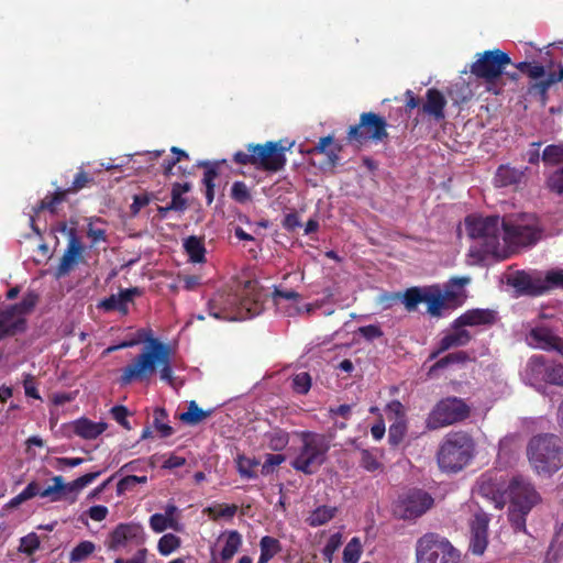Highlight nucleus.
I'll list each match as a JSON object with an SVG mask.
<instances>
[{"label":"nucleus","mask_w":563,"mask_h":563,"mask_svg":"<svg viewBox=\"0 0 563 563\" xmlns=\"http://www.w3.org/2000/svg\"><path fill=\"white\" fill-rule=\"evenodd\" d=\"M257 283L247 280L235 292L218 291L208 302L209 314L216 319L241 321L262 311Z\"/></svg>","instance_id":"obj_1"},{"label":"nucleus","mask_w":563,"mask_h":563,"mask_svg":"<svg viewBox=\"0 0 563 563\" xmlns=\"http://www.w3.org/2000/svg\"><path fill=\"white\" fill-rule=\"evenodd\" d=\"M150 345L122 369L121 385L132 382H147L158 372L162 380L174 385L172 350L169 345L151 339Z\"/></svg>","instance_id":"obj_2"},{"label":"nucleus","mask_w":563,"mask_h":563,"mask_svg":"<svg viewBox=\"0 0 563 563\" xmlns=\"http://www.w3.org/2000/svg\"><path fill=\"white\" fill-rule=\"evenodd\" d=\"M507 495L510 501L508 518L516 531L526 532V517L541 501L532 483L521 476H514L508 485Z\"/></svg>","instance_id":"obj_3"},{"label":"nucleus","mask_w":563,"mask_h":563,"mask_svg":"<svg viewBox=\"0 0 563 563\" xmlns=\"http://www.w3.org/2000/svg\"><path fill=\"white\" fill-rule=\"evenodd\" d=\"M475 444L464 431L450 432L443 439L438 452V464L444 472L456 473L474 456Z\"/></svg>","instance_id":"obj_4"},{"label":"nucleus","mask_w":563,"mask_h":563,"mask_svg":"<svg viewBox=\"0 0 563 563\" xmlns=\"http://www.w3.org/2000/svg\"><path fill=\"white\" fill-rule=\"evenodd\" d=\"M528 457L538 474H552L563 466V448L552 434L538 435L530 440Z\"/></svg>","instance_id":"obj_5"},{"label":"nucleus","mask_w":563,"mask_h":563,"mask_svg":"<svg viewBox=\"0 0 563 563\" xmlns=\"http://www.w3.org/2000/svg\"><path fill=\"white\" fill-rule=\"evenodd\" d=\"M504 222L506 219L501 220L497 216H471L466 218L465 225L470 238L482 245L484 253L498 255L501 251Z\"/></svg>","instance_id":"obj_6"},{"label":"nucleus","mask_w":563,"mask_h":563,"mask_svg":"<svg viewBox=\"0 0 563 563\" xmlns=\"http://www.w3.org/2000/svg\"><path fill=\"white\" fill-rule=\"evenodd\" d=\"M417 563H459L460 552L437 533H426L416 544Z\"/></svg>","instance_id":"obj_7"},{"label":"nucleus","mask_w":563,"mask_h":563,"mask_svg":"<svg viewBox=\"0 0 563 563\" xmlns=\"http://www.w3.org/2000/svg\"><path fill=\"white\" fill-rule=\"evenodd\" d=\"M330 449L329 442L321 434L307 433L302 438V445L291 461V466L305 474L316 473L327 459Z\"/></svg>","instance_id":"obj_8"},{"label":"nucleus","mask_w":563,"mask_h":563,"mask_svg":"<svg viewBox=\"0 0 563 563\" xmlns=\"http://www.w3.org/2000/svg\"><path fill=\"white\" fill-rule=\"evenodd\" d=\"M146 540L144 528L135 521L117 525L107 536L104 545L109 551L129 552L133 547H142Z\"/></svg>","instance_id":"obj_9"},{"label":"nucleus","mask_w":563,"mask_h":563,"mask_svg":"<svg viewBox=\"0 0 563 563\" xmlns=\"http://www.w3.org/2000/svg\"><path fill=\"white\" fill-rule=\"evenodd\" d=\"M539 230L532 217L522 214L504 222L503 242L514 246H528L539 239Z\"/></svg>","instance_id":"obj_10"},{"label":"nucleus","mask_w":563,"mask_h":563,"mask_svg":"<svg viewBox=\"0 0 563 563\" xmlns=\"http://www.w3.org/2000/svg\"><path fill=\"white\" fill-rule=\"evenodd\" d=\"M468 416L467 406L459 398H446L439 401L427 418V428L437 430L459 421Z\"/></svg>","instance_id":"obj_11"},{"label":"nucleus","mask_w":563,"mask_h":563,"mask_svg":"<svg viewBox=\"0 0 563 563\" xmlns=\"http://www.w3.org/2000/svg\"><path fill=\"white\" fill-rule=\"evenodd\" d=\"M510 63L511 59L505 52L500 49L486 51L478 54V58L471 66V71L478 78L494 81Z\"/></svg>","instance_id":"obj_12"},{"label":"nucleus","mask_w":563,"mask_h":563,"mask_svg":"<svg viewBox=\"0 0 563 563\" xmlns=\"http://www.w3.org/2000/svg\"><path fill=\"white\" fill-rule=\"evenodd\" d=\"M386 126L387 123L382 117L373 112H364L360 117V123L350 126L347 137L360 144L367 140L382 141L387 136Z\"/></svg>","instance_id":"obj_13"},{"label":"nucleus","mask_w":563,"mask_h":563,"mask_svg":"<svg viewBox=\"0 0 563 563\" xmlns=\"http://www.w3.org/2000/svg\"><path fill=\"white\" fill-rule=\"evenodd\" d=\"M285 147L277 142H267L264 145L250 144L249 152H253V166L256 168L276 172L284 167L286 163Z\"/></svg>","instance_id":"obj_14"},{"label":"nucleus","mask_w":563,"mask_h":563,"mask_svg":"<svg viewBox=\"0 0 563 563\" xmlns=\"http://www.w3.org/2000/svg\"><path fill=\"white\" fill-rule=\"evenodd\" d=\"M433 505V498L430 494L413 489L400 496L395 512L402 519H416L427 512Z\"/></svg>","instance_id":"obj_15"},{"label":"nucleus","mask_w":563,"mask_h":563,"mask_svg":"<svg viewBox=\"0 0 563 563\" xmlns=\"http://www.w3.org/2000/svg\"><path fill=\"white\" fill-rule=\"evenodd\" d=\"M85 246L74 229L68 231V242L56 269L57 277L68 275L84 257Z\"/></svg>","instance_id":"obj_16"},{"label":"nucleus","mask_w":563,"mask_h":563,"mask_svg":"<svg viewBox=\"0 0 563 563\" xmlns=\"http://www.w3.org/2000/svg\"><path fill=\"white\" fill-rule=\"evenodd\" d=\"M488 523L489 517L484 511H477L471 522L470 550L472 553L481 555L488 544Z\"/></svg>","instance_id":"obj_17"},{"label":"nucleus","mask_w":563,"mask_h":563,"mask_svg":"<svg viewBox=\"0 0 563 563\" xmlns=\"http://www.w3.org/2000/svg\"><path fill=\"white\" fill-rule=\"evenodd\" d=\"M526 341L530 346L534 349L556 351L560 354H563V340L558 338L547 327H536L531 329L526 336Z\"/></svg>","instance_id":"obj_18"},{"label":"nucleus","mask_w":563,"mask_h":563,"mask_svg":"<svg viewBox=\"0 0 563 563\" xmlns=\"http://www.w3.org/2000/svg\"><path fill=\"white\" fill-rule=\"evenodd\" d=\"M274 300L279 310L288 316L309 313L313 310L312 305L301 303L300 295L294 290H279L274 292Z\"/></svg>","instance_id":"obj_19"},{"label":"nucleus","mask_w":563,"mask_h":563,"mask_svg":"<svg viewBox=\"0 0 563 563\" xmlns=\"http://www.w3.org/2000/svg\"><path fill=\"white\" fill-rule=\"evenodd\" d=\"M548 365L541 355L531 356L521 371L522 380L532 387L540 388L547 376Z\"/></svg>","instance_id":"obj_20"},{"label":"nucleus","mask_w":563,"mask_h":563,"mask_svg":"<svg viewBox=\"0 0 563 563\" xmlns=\"http://www.w3.org/2000/svg\"><path fill=\"white\" fill-rule=\"evenodd\" d=\"M139 288H126L118 294L100 301L98 307L104 311H119L125 316L129 312V305L133 301L134 296L139 295Z\"/></svg>","instance_id":"obj_21"},{"label":"nucleus","mask_w":563,"mask_h":563,"mask_svg":"<svg viewBox=\"0 0 563 563\" xmlns=\"http://www.w3.org/2000/svg\"><path fill=\"white\" fill-rule=\"evenodd\" d=\"M496 316L492 309H470L454 320V327L489 325L496 321Z\"/></svg>","instance_id":"obj_22"},{"label":"nucleus","mask_w":563,"mask_h":563,"mask_svg":"<svg viewBox=\"0 0 563 563\" xmlns=\"http://www.w3.org/2000/svg\"><path fill=\"white\" fill-rule=\"evenodd\" d=\"M470 282L468 276L453 277L444 285L442 292L451 307H457L464 302L466 298L465 287Z\"/></svg>","instance_id":"obj_23"},{"label":"nucleus","mask_w":563,"mask_h":563,"mask_svg":"<svg viewBox=\"0 0 563 563\" xmlns=\"http://www.w3.org/2000/svg\"><path fill=\"white\" fill-rule=\"evenodd\" d=\"M24 328L25 317L20 314L18 311L11 307L0 311V335L3 338L14 335L18 332L23 331Z\"/></svg>","instance_id":"obj_24"},{"label":"nucleus","mask_w":563,"mask_h":563,"mask_svg":"<svg viewBox=\"0 0 563 563\" xmlns=\"http://www.w3.org/2000/svg\"><path fill=\"white\" fill-rule=\"evenodd\" d=\"M464 327H454V322L452 323L453 331L446 333L439 343V349L431 356L435 357L438 354L451 349L466 345L471 341V334L467 330L463 329Z\"/></svg>","instance_id":"obj_25"},{"label":"nucleus","mask_w":563,"mask_h":563,"mask_svg":"<svg viewBox=\"0 0 563 563\" xmlns=\"http://www.w3.org/2000/svg\"><path fill=\"white\" fill-rule=\"evenodd\" d=\"M512 286L531 295H540L544 291L543 280L540 276L525 272L517 273L512 277Z\"/></svg>","instance_id":"obj_26"},{"label":"nucleus","mask_w":563,"mask_h":563,"mask_svg":"<svg viewBox=\"0 0 563 563\" xmlns=\"http://www.w3.org/2000/svg\"><path fill=\"white\" fill-rule=\"evenodd\" d=\"M107 429L104 422H93L87 418H80L73 422V431L85 440H93Z\"/></svg>","instance_id":"obj_27"},{"label":"nucleus","mask_w":563,"mask_h":563,"mask_svg":"<svg viewBox=\"0 0 563 563\" xmlns=\"http://www.w3.org/2000/svg\"><path fill=\"white\" fill-rule=\"evenodd\" d=\"M423 302L428 305V313L433 317H440L443 309L451 307L442 290L437 286L424 288Z\"/></svg>","instance_id":"obj_28"},{"label":"nucleus","mask_w":563,"mask_h":563,"mask_svg":"<svg viewBox=\"0 0 563 563\" xmlns=\"http://www.w3.org/2000/svg\"><path fill=\"white\" fill-rule=\"evenodd\" d=\"M525 176V169L515 168L509 165L498 167L495 175V184L498 187H506L521 181Z\"/></svg>","instance_id":"obj_29"},{"label":"nucleus","mask_w":563,"mask_h":563,"mask_svg":"<svg viewBox=\"0 0 563 563\" xmlns=\"http://www.w3.org/2000/svg\"><path fill=\"white\" fill-rule=\"evenodd\" d=\"M445 99L443 95L435 89H430L427 92V102L423 106V111L437 120L444 118Z\"/></svg>","instance_id":"obj_30"},{"label":"nucleus","mask_w":563,"mask_h":563,"mask_svg":"<svg viewBox=\"0 0 563 563\" xmlns=\"http://www.w3.org/2000/svg\"><path fill=\"white\" fill-rule=\"evenodd\" d=\"M336 512V507L322 505L310 512V515L306 519V522L313 528L323 526L328 523L330 520H332L335 517Z\"/></svg>","instance_id":"obj_31"},{"label":"nucleus","mask_w":563,"mask_h":563,"mask_svg":"<svg viewBox=\"0 0 563 563\" xmlns=\"http://www.w3.org/2000/svg\"><path fill=\"white\" fill-rule=\"evenodd\" d=\"M184 249L192 263H203L206 247L203 240L197 236H189L184 241Z\"/></svg>","instance_id":"obj_32"},{"label":"nucleus","mask_w":563,"mask_h":563,"mask_svg":"<svg viewBox=\"0 0 563 563\" xmlns=\"http://www.w3.org/2000/svg\"><path fill=\"white\" fill-rule=\"evenodd\" d=\"M261 554L257 563H268L279 551L280 543L277 539L265 536L260 541Z\"/></svg>","instance_id":"obj_33"},{"label":"nucleus","mask_w":563,"mask_h":563,"mask_svg":"<svg viewBox=\"0 0 563 563\" xmlns=\"http://www.w3.org/2000/svg\"><path fill=\"white\" fill-rule=\"evenodd\" d=\"M148 525L155 533H161L167 529L179 531L181 528L179 520H169L159 512L150 517Z\"/></svg>","instance_id":"obj_34"},{"label":"nucleus","mask_w":563,"mask_h":563,"mask_svg":"<svg viewBox=\"0 0 563 563\" xmlns=\"http://www.w3.org/2000/svg\"><path fill=\"white\" fill-rule=\"evenodd\" d=\"M199 165L206 167V172L203 174L202 183L206 186V199H207V202L210 205L213 201V197H214V192H213L214 184H213V181H214V179L218 176L217 164H212V163H209V162H203V163H200Z\"/></svg>","instance_id":"obj_35"},{"label":"nucleus","mask_w":563,"mask_h":563,"mask_svg":"<svg viewBox=\"0 0 563 563\" xmlns=\"http://www.w3.org/2000/svg\"><path fill=\"white\" fill-rule=\"evenodd\" d=\"M87 236L91 240V243L98 244L107 241L104 221L100 218H90L88 220Z\"/></svg>","instance_id":"obj_36"},{"label":"nucleus","mask_w":563,"mask_h":563,"mask_svg":"<svg viewBox=\"0 0 563 563\" xmlns=\"http://www.w3.org/2000/svg\"><path fill=\"white\" fill-rule=\"evenodd\" d=\"M209 415L210 412L200 409L195 401H190L188 410L180 413L179 419L187 424L195 426L205 420Z\"/></svg>","instance_id":"obj_37"},{"label":"nucleus","mask_w":563,"mask_h":563,"mask_svg":"<svg viewBox=\"0 0 563 563\" xmlns=\"http://www.w3.org/2000/svg\"><path fill=\"white\" fill-rule=\"evenodd\" d=\"M96 550L93 542L85 540L79 542L69 554L70 563H79L89 558Z\"/></svg>","instance_id":"obj_38"},{"label":"nucleus","mask_w":563,"mask_h":563,"mask_svg":"<svg viewBox=\"0 0 563 563\" xmlns=\"http://www.w3.org/2000/svg\"><path fill=\"white\" fill-rule=\"evenodd\" d=\"M423 297L424 288L412 287L402 294L401 301L408 311H413L420 302H423Z\"/></svg>","instance_id":"obj_39"},{"label":"nucleus","mask_w":563,"mask_h":563,"mask_svg":"<svg viewBox=\"0 0 563 563\" xmlns=\"http://www.w3.org/2000/svg\"><path fill=\"white\" fill-rule=\"evenodd\" d=\"M360 455V464L367 472H376L382 470L378 451L362 450Z\"/></svg>","instance_id":"obj_40"},{"label":"nucleus","mask_w":563,"mask_h":563,"mask_svg":"<svg viewBox=\"0 0 563 563\" xmlns=\"http://www.w3.org/2000/svg\"><path fill=\"white\" fill-rule=\"evenodd\" d=\"M53 485L47 486L44 489H40V496L42 498H49L52 501H57L60 499L59 494L66 492V484L62 476H54L52 478Z\"/></svg>","instance_id":"obj_41"},{"label":"nucleus","mask_w":563,"mask_h":563,"mask_svg":"<svg viewBox=\"0 0 563 563\" xmlns=\"http://www.w3.org/2000/svg\"><path fill=\"white\" fill-rule=\"evenodd\" d=\"M362 554V542L357 537L352 538L343 550V563H357Z\"/></svg>","instance_id":"obj_42"},{"label":"nucleus","mask_w":563,"mask_h":563,"mask_svg":"<svg viewBox=\"0 0 563 563\" xmlns=\"http://www.w3.org/2000/svg\"><path fill=\"white\" fill-rule=\"evenodd\" d=\"M179 545L180 539L177 536L166 533L158 540L157 549L162 555L167 556L178 549Z\"/></svg>","instance_id":"obj_43"},{"label":"nucleus","mask_w":563,"mask_h":563,"mask_svg":"<svg viewBox=\"0 0 563 563\" xmlns=\"http://www.w3.org/2000/svg\"><path fill=\"white\" fill-rule=\"evenodd\" d=\"M542 161L548 165H556L563 162V144L548 145L542 153Z\"/></svg>","instance_id":"obj_44"},{"label":"nucleus","mask_w":563,"mask_h":563,"mask_svg":"<svg viewBox=\"0 0 563 563\" xmlns=\"http://www.w3.org/2000/svg\"><path fill=\"white\" fill-rule=\"evenodd\" d=\"M167 413L163 408H156L154 411V427L163 438L173 434V428L166 422Z\"/></svg>","instance_id":"obj_45"},{"label":"nucleus","mask_w":563,"mask_h":563,"mask_svg":"<svg viewBox=\"0 0 563 563\" xmlns=\"http://www.w3.org/2000/svg\"><path fill=\"white\" fill-rule=\"evenodd\" d=\"M147 476L126 475L117 484V494L123 495L129 490H132L136 484L147 483Z\"/></svg>","instance_id":"obj_46"},{"label":"nucleus","mask_w":563,"mask_h":563,"mask_svg":"<svg viewBox=\"0 0 563 563\" xmlns=\"http://www.w3.org/2000/svg\"><path fill=\"white\" fill-rule=\"evenodd\" d=\"M516 67L534 80L543 78L547 75L545 67L537 63L520 62Z\"/></svg>","instance_id":"obj_47"},{"label":"nucleus","mask_w":563,"mask_h":563,"mask_svg":"<svg viewBox=\"0 0 563 563\" xmlns=\"http://www.w3.org/2000/svg\"><path fill=\"white\" fill-rule=\"evenodd\" d=\"M257 465V461L247 459L245 456H239L236 460L238 472L244 478H255L256 473L253 468Z\"/></svg>","instance_id":"obj_48"},{"label":"nucleus","mask_w":563,"mask_h":563,"mask_svg":"<svg viewBox=\"0 0 563 563\" xmlns=\"http://www.w3.org/2000/svg\"><path fill=\"white\" fill-rule=\"evenodd\" d=\"M100 474H101L100 471L87 473V474L76 478L75 481L66 484V489H67V492H76V493L80 492L86 486L91 484L98 476H100Z\"/></svg>","instance_id":"obj_49"},{"label":"nucleus","mask_w":563,"mask_h":563,"mask_svg":"<svg viewBox=\"0 0 563 563\" xmlns=\"http://www.w3.org/2000/svg\"><path fill=\"white\" fill-rule=\"evenodd\" d=\"M342 544V534L340 532L333 533L322 550V554L329 563L332 562L334 553Z\"/></svg>","instance_id":"obj_50"},{"label":"nucleus","mask_w":563,"mask_h":563,"mask_svg":"<svg viewBox=\"0 0 563 563\" xmlns=\"http://www.w3.org/2000/svg\"><path fill=\"white\" fill-rule=\"evenodd\" d=\"M311 387V377L308 373L301 372L292 377V388L298 394H307Z\"/></svg>","instance_id":"obj_51"},{"label":"nucleus","mask_w":563,"mask_h":563,"mask_svg":"<svg viewBox=\"0 0 563 563\" xmlns=\"http://www.w3.org/2000/svg\"><path fill=\"white\" fill-rule=\"evenodd\" d=\"M405 433H406L405 420L395 421L389 427V432H388L389 442L394 445L399 444L401 442V440L404 439Z\"/></svg>","instance_id":"obj_52"},{"label":"nucleus","mask_w":563,"mask_h":563,"mask_svg":"<svg viewBox=\"0 0 563 563\" xmlns=\"http://www.w3.org/2000/svg\"><path fill=\"white\" fill-rule=\"evenodd\" d=\"M542 280L544 291L554 287L563 288V269H553L548 272Z\"/></svg>","instance_id":"obj_53"},{"label":"nucleus","mask_w":563,"mask_h":563,"mask_svg":"<svg viewBox=\"0 0 563 563\" xmlns=\"http://www.w3.org/2000/svg\"><path fill=\"white\" fill-rule=\"evenodd\" d=\"M40 548V540L36 533H30L20 541V551L32 555Z\"/></svg>","instance_id":"obj_54"},{"label":"nucleus","mask_w":563,"mask_h":563,"mask_svg":"<svg viewBox=\"0 0 563 563\" xmlns=\"http://www.w3.org/2000/svg\"><path fill=\"white\" fill-rule=\"evenodd\" d=\"M544 383L563 386V365L555 364L548 366Z\"/></svg>","instance_id":"obj_55"},{"label":"nucleus","mask_w":563,"mask_h":563,"mask_svg":"<svg viewBox=\"0 0 563 563\" xmlns=\"http://www.w3.org/2000/svg\"><path fill=\"white\" fill-rule=\"evenodd\" d=\"M66 191H57L53 196L45 197L35 209L36 212L40 210L48 209L51 212L55 211V206L60 203L65 197Z\"/></svg>","instance_id":"obj_56"},{"label":"nucleus","mask_w":563,"mask_h":563,"mask_svg":"<svg viewBox=\"0 0 563 563\" xmlns=\"http://www.w3.org/2000/svg\"><path fill=\"white\" fill-rule=\"evenodd\" d=\"M468 360V355L463 351H457L454 353H450L449 355L442 357L439 360L434 367L435 368H443L452 363H464Z\"/></svg>","instance_id":"obj_57"},{"label":"nucleus","mask_w":563,"mask_h":563,"mask_svg":"<svg viewBox=\"0 0 563 563\" xmlns=\"http://www.w3.org/2000/svg\"><path fill=\"white\" fill-rule=\"evenodd\" d=\"M231 196L235 201L241 203L249 201L251 198L247 186L242 181L233 183L231 188Z\"/></svg>","instance_id":"obj_58"},{"label":"nucleus","mask_w":563,"mask_h":563,"mask_svg":"<svg viewBox=\"0 0 563 563\" xmlns=\"http://www.w3.org/2000/svg\"><path fill=\"white\" fill-rule=\"evenodd\" d=\"M550 190L563 195V167L552 173L547 180Z\"/></svg>","instance_id":"obj_59"},{"label":"nucleus","mask_w":563,"mask_h":563,"mask_svg":"<svg viewBox=\"0 0 563 563\" xmlns=\"http://www.w3.org/2000/svg\"><path fill=\"white\" fill-rule=\"evenodd\" d=\"M288 433L284 431H274L269 435V448L274 451H280L288 444Z\"/></svg>","instance_id":"obj_60"},{"label":"nucleus","mask_w":563,"mask_h":563,"mask_svg":"<svg viewBox=\"0 0 563 563\" xmlns=\"http://www.w3.org/2000/svg\"><path fill=\"white\" fill-rule=\"evenodd\" d=\"M36 296L33 294L26 295L23 300L19 303L10 306L12 309L18 311L20 314L25 317L35 306Z\"/></svg>","instance_id":"obj_61"},{"label":"nucleus","mask_w":563,"mask_h":563,"mask_svg":"<svg viewBox=\"0 0 563 563\" xmlns=\"http://www.w3.org/2000/svg\"><path fill=\"white\" fill-rule=\"evenodd\" d=\"M92 181V178L82 170H79L75 176V179L71 184V187L66 190V192H77L80 189L85 188L88 184Z\"/></svg>","instance_id":"obj_62"},{"label":"nucleus","mask_w":563,"mask_h":563,"mask_svg":"<svg viewBox=\"0 0 563 563\" xmlns=\"http://www.w3.org/2000/svg\"><path fill=\"white\" fill-rule=\"evenodd\" d=\"M111 415H112L113 419L119 424H121L123 428H125L128 430L131 428L130 423L126 419L129 411L124 406H114L113 408H111Z\"/></svg>","instance_id":"obj_63"},{"label":"nucleus","mask_w":563,"mask_h":563,"mask_svg":"<svg viewBox=\"0 0 563 563\" xmlns=\"http://www.w3.org/2000/svg\"><path fill=\"white\" fill-rule=\"evenodd\" d=\"M386 413L388 417H394L395 421L405 420V408L398 400H393L387 405Z\"/></svg>","instance_id":"obj_64"}]
</instances>
